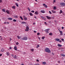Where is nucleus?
<instances>
[{
	"instance_id": "nucleus-5",
	"label": "nucleus",
	"mask_w": 65,
	"mask_h": 65,
	"mask_svg": "<svg viewBox=\"0 0 65 65\" xmlns=\"http://www.w3.org/2000/svg\"><path fill=\"white\" fill-rule=\"evenodd\" d=\"M10 53H9V52H7L6 53V55L7 56H9L10 55Z\"/></svg>"
},
{
	"instance_id": "nucleus-21",
	"label": "nucleus",
	"mask_w": 65,
	"mask_h": 65,
	"mask_svg": "<svg viewBox=\"0 0 65 65\" xmlns=\"http://www.w3.org/2000/svg\"><path fill=\"white\" fill-rule=\"evenodd\" d=\"M35 14H38V13L37 11H36L35 12Z\"/></svg>"
},
{
	"instance_id": "nucleus-3",
	"label": "nucleus",
	"mask_w": 65,
	"mask_h": 65,
	"mask_svg": "<svg viewBox=\"0 0 65 65\" xmlns=\"http://www.w3.org/2000/svg\"><path fill=\"white\" fill-rule=\"evenodd\" d=\"M50 29L48 28L47 29H46L45 30V32H46V33H48L49 32H48V31H50Z\"/></svg>"
},
{
	"instance_id": "nucleus-36",
	"label": "nucleus",
	"mask_w": 65,
	"mask_h": 65,
	"mask_svg": "<svg viewBox=\"0 0 65 65\" xmlns=\"http://www.w3.org/2000/svg\"><path fill=\"white\" fill-rule=\"evenodd\" d=\"M30 50L31 51H32V52H33V51H34V49H31Z\"/></svg>"
},
{
	"instance_id": "nucleus-16",
	"label": "nucleus",
	"mask_w": 65,
	"mask_h": 65,
	"mask_svg": "<svg viewBox=\"0 0 65 65\" xmlns=\"http://www.w3.org/2000/svg\"><path fill=\"white\" fill-rule=\"evenodd\" d=\"M40 12H42V13H44L45 12V11H44L43 10H41L40 11Z\"/></svg>"
},
{
	"instance_id": "nucleus-6",
	"label": "nucleus",
	"mask_w": 65,
	"mask_h": 65,
	"mask_svg": "<svg viewBox=\"0 0 65 65\" xmlns=\"http://www.w3.org/2000/svg\"><path fill=\"white\" fill-rule=\"evenodd\" d=\"M43 6H44V7H45L46 8H47V5H45V4H43Z\"/></svg>"
},
{
	"instance_id": "nucleus-8",
	"label": "nucleus",
	"mask_w": 65,
	"mask_h": 65,
	"mask_svg": "<svg viewBox=\"0 0 65 65\" xmlns=\"http://www.w3.org/2000/svg\"><path fill=\"white\" fill-rule=\"evenodd\" d=\"M60 33V35H63V33H62V31H60V30L59 31Z\"/></svg>"
},
{
	"instance_id": "nucleus-61",
	"label": "nucleus",
	"mask_w": 65,
	"mask_h": 65,
	"mask_svg": "<svg viewBox=\"0 0 65 65\" xmlns=\"http://www.w3.org/2000/svg\"><path fill=\"white\" fill-rule=\"evenodd\" d=\"M16 1H19V0H16Z\"/></svg>"
},
{
	"instance_id": "nucleus-31",
	"label": "nucleus",
	"mask_w": 65,
	"mask_h": 65,
	"mask_svg": "<svg viewBox=\"0 0 65 65\" xmlns=\"http://www.w3.org/2000/svg\"><path fill=\"white\" fill-rule=\"evenodd\" d=\"M24 20H27V18L26 17H25L24 18Z\"/></svg>"
},
{
	"instance_id": "nucleus-48",
	"label": "nucleus",
	"mask_w": 65,
	"mask_h": 65,
	"mask_svg": "<svg viewBox=\"0 0 65 65\" xmlns=\"http://www.w3.org/2000/svg\"><path fill=\"white\" fill-rule=\"evenodd\" d=\"M61 29H64V27H62Z\"/></svg>"
},
{
	"instance_id": "nucleus-60",
	"label": "nucleus",
	"mask_w": 65,
	"mask_h": 65,
	"mask_svg": "<svg viewBox=\"0 0 65 65\" xmlns=\"http://www.w3.org/2000/svg\"><path fill=\"white\" fill-rule=\"evenodd\" d=\"M26 54V52H24V54Z\"/></svg>"
},
{
	"instance_id": "nucleus-54",
	"label": "nucleus",
	"mask_w": 65,
	"mask_h": 65,
	"mask_svg": "<svg viewBox=\"0 0 65 65\" xmlns=\"http://www.w3.org/2000/svg\"><path fill=\"white\" fill-rule=\"evenodd\" d=\"M35 24H36L35 23H33V25H35Z\"/></svg>"
},
{
	"instance_id": "nucleus-29",
	"label": "nucleus",
	"mask_w": 65,
	"mask_h": 65,
	"mask_svg": "<svg viewBox=\"0 0 65 65\" xmlns=\"http://www.w3.org/2000/svg\"><path fill=\"white\" fill-rule=\"evenodd\" d=\"M20 17L22 20H23V18H22V17L20 16Z\"/></svg>"
},
{
	"instance_id": "nucleus-11",
	"label": "nucleus",
	"mask_w": 65,
	"mask_h": 65,
	"mask_svg": "<svg viewBox=\"0 0 65 65\" xmlns=\"http://www.w3.org/2000/svg\"><path fill=\"white\" fill-rule=\"evenodd\" d=\"M55 40L56 41H60V39H55Z\"/></svg>"
},
{
	"instance_id": "nucleus-55",
	"label": "nucleus",
	"mask_w": 65,
	"mask_h": 65,
	"mask_svg": "<svg viewBox=\"0 0 65 65\" xmlns=\"http://www.w3.org/2000/svg\"><path fill=\"white\" fill-rule=\"evenodd\" d=\"M11 56L12 57H13V55H11Z\"/></svg>"
},
{
	"instance_id": "nucleus-17",
	"label": "nucleus",
	"mask_w": 65,
	"mask_h": 65,
	"mask_svg": "<svg viewBox=\"0 0 65 65\" xmlns=\"http://www.w3.org/2000/svg\"><path fill=\"white\" fill-rule=\"evenodd\" d=\"M58 45L59 47H61L62 46V45L59 44H58Z\"/></svg>"
},
{
	"instance_id": "nucleus-30",
	"label": "nucleus",
	"mask_w": 65,
	"mask_h": 65,
	"mask_svg": "<svg viewBox=\"0 0 65 65\" xmlns=\"http://www.w3.org/2000/svg\"><path fill=\"white\" fill-rule=\"evenodd\" d=\"M29 14L30 15V16H31V15H33V14H32V13H29Z\"/></svg>"
},
{
	"instance_id": "nucleus-19",
	"label": "nucleus",
	"mask_w": 65,
	"mask_h": 65,
	"mask_svg": "<svg viewBox=\"0 0 65 65\" xmlns=\"http://www.w3.org/2000/svg\"><path fill=\"white\" fill-rule=\"evenodd\" d=\"M2 11H3L4 12H6V11H5V9H3Z\"/></svg>"
},
{
	"instance_id": "nucleus-50",
	"label": "nucleus",
	"mask_w": 65,
	"mask_h": 65,
	"mask_svg": "<svg viewBox=\"0 0 65 65\" xmlns=\"http://www.w3.org/2000/svg\"><path fill=\"white\" fill-rule=\"evenodd\" d=\"M35 65H39V64L37 63V64H36Z\"/></svg>"
},
{
	"instance_id": "nucleus-15",
	"label": "nucleus",
	"mask_w": 65,
	"mask_h": 65,
	"mask_svg": "<svg viewBox=\"0 0 65 65\" xmlns=\"http://www.w3.org/2000/svg\"><path fill=\"white\" fill-rule=\"evenodd\" d=\"M17 47L16 46H15L14 47V49L15 50V51H17Z\"/></svg>"
},
{
	"instance_id": "nucleus-44",
	"label": "nucleus",
	"mask_w": 65,
	"mask_h": 65,
	"mask_svg": "<svg viewBox=\"0 0 65 65\" xmlns=\"http://www.w3.org/2000/svg\"><path fill=\"white\" fill-rule=\"evenodd\" d=\"M44 24H45V25H47V24H46V22H44Z\"/></svg>"
},
{
	"instance_id": "nucleus-33",
	"label": "nucleus",
	"mask_w": 65,
	"mask_h": 65,
	"mask_svg": "<svg viewBox=\"0 0 65 65\" xmlns=\"http://www.w3.org/2000/svg\"><path fill=\"white\" fill-rule=\"evenodd\" d=\"M45 38V37H42L41 39H44Z\"/></svg>"
},
{
	"instance_id": "nucleus-53",
	"label": "nucleus",
	"mask_w": 65,
	"mask_h": 65,
	"mask_svg": "<svg viewBox=\"0 0 65 65\" xmlns=\"http://www.w3.org/2000/svg\"><path fill=\"white\" fill-rule=\"evenodd\" d=\"M9 49L10 50H11V47H9Z\"/></svg>"
},
{
	"instance_id": "nucleus-52",
	"label": "nucleus",
	"mask_w": 65,
	"mask_h": 65,
	"mask_svg": "<svg viewBox=\"0 0 65 65\" xmlns=\"http://www.w3.org/2000/svg\"><path fill=\"white\" fill-rule=\"evenodd\" d=\"M10 41H11V40H12V39H11V38H10Z\"/></svg>"
},
{
	"instance_id": "nucleus-4",
	"label": "nucleus",
	"mask_w": 65,
	"mask_h": 65,
	"mask_svg": "<svg viewBox=\"0 0 65 65\" xmlns=\"http://www.w3.org/2000/svg\"><path fill=\"white\" fill-rule=\"evenodd\" d=\"M26 29L25 30V31H29V27H28V26H27V27H26Z\"/></svg>"
},
{
	"instance_id": "nucleus-59",
	"label": "nucleus",
	"mask_w": 65,
	"mask_h": 65,
	"mask_svg": "<svg viewBox=\"0 0 65 65\" xmlns=\"http://www.w3.org/2000/svg\"><path fill=\"white\" fill-rule=\"evenodd\" d=\"M4 24H6V23L5 22H4Z\"/></svg>"
},
{
	"instance_id": "nucleus-46",
	"label": "nucleus",
	"mask_w": 65,
	"mask_h": 65,
	"mask_svg": "<svg viewBox=\"0 0 65 65\" xmlns=\"http://www.w3.org/2000/svg\"><path fill=\"white\" fill-rule=\"evenodd\" d=\"M2 2V0H0V2L1 3Z\"/></svg>"
},
{
	"instance_id": "nucleus-28",
	"label": "nucleus",
	"mask_w": 65,
	"mask_h": 65,
	"mask_svg": "<svg viewBox=\"0 0 65 65\" xmlns=\"http://www.w3.org/2000/svg\"><path fill=\"white\" fill-rule=\"evenodd\" d=\"M52 12H53V13H56V11H54L53 10H52Z\"/></svg>"
},
{
	"instance_id": "nucleus-63",
	"label": "nucleus",
	"mask_w": 65,
	"mask_h": 65,
	"mask_svg": "<svg viewBox=\"0 0 65 65\" xmlns=\"http://www.w3.org/2000/svg\"><path fill=\"white\" fill-rule=\"evenodd\" d=\"M35 0L37 2V0Z\"/></svg>"
},
{
	"instance_id": "nucleus-23",
	"label": "nucleus",
	"mask_w": 65,
	"mask_h": 65,
	"mask_svg": "<svg viewBox=\"0 0 65 65\" xmlns=\"http://www.w3.org/2000/svg\"><path fill=\"white\" fill-rule=\"evenodd\" d=\"M49 35H53V34H52V33H49Z\"/></svg>"
},
{
	"instance_id": "nucleus-26",
	"label": "nucleus",
	"mask_w": 65,
	"mask_h": 65,
	"mask_svg": "<svg viewBox=\"0 0 65 65\" xmlns=\"http://www.w3.org/2000/svg\"><path fill=\"white\" fill-rule=\"evenodd\" d=\"M62 12H62V10H60L59 13H62Z\"/></svg>"
},
{
	"instance_id": "nucleus-7",
	"label": "nucleus",
	"mask_w": 65,
	"mask_h": 65,
	"mask_svg": "<svg viewBox=\"0 0 65 65\" xmlns=\"http://www.w3.org/2000/svg\"><path fill=\"white\" fill-rule=\"evenodd\" d=\"M23 40H27V38L26 37H24L23 38Z\"/></svg>"
},
{
	"instance_id": "nucleus-34",
	"label": "nucleus",
	"mask_w": 65,
	"mask_h": 65,
	"mask_svg": "<svg viewBox=\"0 0 65 65\" xmlns=\"http://www.w3.org/2000/svg\"><path fill=\"white\" fill-rule=\"evenodd\" d=\"M27 9H28V10L29 11H30V8H27Z\"/></svg>"
},
{
	"instance_id": "nucleus-43",
	"label": "nucleus",
	"mask_w": 65,
	"mask_h": 65,
	"mask_svg": "<svg viewBox=\"0 0 65 65\" xmlns=\"http://www.w3.org/2000/svg\"><path fill=\"white\" fill-rule=\"evenodd\" d=\"M49 13H50V14H52V12H51V11H49Z\"/></svg>"
},
{
	"instance_id": "nucleus-24",
	"label": "nucleus",
	"mask_w": 65,
	"mask_h": 65,
	"mask_svg": "<svg viewBox=\"0 0 65 65\" xmlns=\"http://www.w3.org/2000/svg\"><path fill=\"white\" fill-rule=\"evenodd\" d=\"M44 65H45V64H46V62H43L42 63Z\"/></svg>"
},
{
	"instance_id": "nucleus-45",
	"label": "nucleus",
	"mask_w": 65,
	"mask_h": 65,
	"mask_svg": "<svg viewBox=\"0 0 65 65\" xmlns=\"http://www.w3.org/2000/svg\"><path fill=\"white\" fill-rule=\"evenodd\" d=\"M53 2L54 3H55L56 2V1L55 0H54L53 1Z\"/></svg>"
},
{
	"instance_id": "nucleus-10",
	"label": "nucleus",
	"mask_w": 65,
	"mask_h": 65,
	"mask_svg": "<svg viewBox=\"0 0 65 65\" xmlns=\"http://www.w3.org/2000/svg\"><path fill=\"white\" fill-rule=\"evenodd\" d=\"M14 58L16 59H18V57L16 56V55H15L14 57Z\"/></svg>"
},
{
	"instance_id": "nucleus-1",
	"label": "nucleus",
	"mask_w": 65,
	"mask_h": 65,
	"mask_svg": "<svg viewBox=\"0 0 65 65\" xmlns=\"http://www.w3.org/2000/svg\"><path fill=\"white\" fill-rule=\"evenodd\" d=\"M45 52H47L48 53H50L51 52V51H50L49 48H47L45 49Z\"/></svg>"
},
{
	"instance_id": "nucleus-22",
	"label": "nucleus",
	"mask_w": 65,
	"mask_h": 65,
	"mask_svg": "<svg viewBox=\"0 0 65 65\" xmlns=\"http://www.w3.org/2000/svg\"><path fill=\"white\" fill-rule=\"evenodd\" d=\"M22 24H27V23L25 22H22Z\"/></svg>"
},
{
	"instance_id": "nucleus-38",
	"label": "nucleus",
	"mask_w": 65,
	"mask_h": 65,
	"mask_svg": "<svg viewBox=\"0 0 65 65\" xmlns=\"http://www.w3.org/2000/svg\"><path fill=\"white\" fill-rule=\"evenodd\" d=\"M54 9H56V7H54Z\"/></svg>"
},
{
	"instance_id": "nucleus-32",
	"label": "nucleus",
	"mask_w": 65,
	"mask_h": 65,
	"mask_svg": "<svg viewBox=\"0 0 65 65\" xmlns=\"http://www.w3.org/2000/svg\"><path fill=\"white\" fill-rule=\"evenodd\" d=\"M40 17L42 18V19H44V17L43 16H41Z\"/></svg>"
},
{
	"instance_id": "nucleus-40",
	"label": "nucleus",
	"mask_w": 65,
	"mask_h": 65,
	"mask_svg": "<svg viewBox=\"0 0 65 65\" xmlns=\"http://www.w3.org/2000/svg\"><path fill=\"white\" fill-rule=\"evenodd\" d=\"M40 34V33L39 32L37 34V35L38 36V35H39Z\"/></svg>"
},
{
	"instance_id": "nucleus-37",
	"label": "nucleus",
	"mask_w": 65,
	"mask_h": 65,
	"mask_svg": "<svg viewBox=\"0 0 65 65\" xmlns=\"http://www.w3.org/2000/svg\"><path fill=\"white\" fill-rule=\"evenodd\" d=\"M13 22H17V20L15 19L13 20Z\"/></svg>"
},
{
	"instance_id": "nucleus-41",
	"label": "nucleus",
	"mask_w": 65,
	"mask_h": 65,
	"mask_svg": "<svg viewBox=\"0 0 65 65\" xmlns=\"http://www.w3.org/2000/svg\"><path fill=\"white\" fill-rule=\"evenodd\" d=\"M31 12H32V13L34 12V11L33 10L31 11Z\"/></svg>"
},
{
	"instance_id": "nucleus-47",
	"label": "nucleus",
	"mask_w": 65,
	"mask_h": 65,
	"mask_svg": "<svg viewBox=\"0 0 65 65\" xmlns=\"http://www.w3.org/2000/svg\"><path fill=\"white\" fill-rule=\"evenodd\" d=\"M36 61H37V62H39V60L38 59H37L36 60Z\"/></svg>"
},
{
	"instance_id": "nucleus-56",
	"label": "nucleus",
	"mask_w": 65,
	"mask_h": 65,
	"mask_svg": "<svg viewBox=\"0 0 65 65\" xmlns=\"http://www.w3.org/2000/svg\"><path fill=\"white\" fill-rule=\"evenodd\" d=\"M35 18V19H37V18H36V17H34Z\"/></svg>"
},
{
	"instance_id": "nucleus-27",
	"label": "nucleus",
	"mask_w": 65,
	"mask_h": 65,
	"mask_svg": "<svg viewBox=\"0 0 65 65\" xmlns=\"http://www.w3.org/2000/svg\"><path fill=\"white\" fill-rule=\"evenodd\" d=\"M12 8H13V9H15V7L14 6H13V7H12Z\"/></svg>"
},
{
	"instance_id": "nucleus-20",
	"label": "nucleus",
	"mask_w": 65,
	"mask_h": 65,
	"mask_svg": "<svg viewBox=\"0 0 65 65\" xmlns=\"http://www.w3.org/2000/svg\"><path fill=\"white\" fill-rule=\"evenodd\" d=\"M14 18H18V16L15 15L14 16Z\"/></svg>"
},
{
	"instance_id": "nucleus-64",
	"label": "nucleus",
	"mask_w": 65,
	"mask_h": 65,
	"mask_svg": "<svg viewBox=\"0 0 65 65\" xmlns=\"http://www.w3.org/2000/svg\"><path fill=\"white\" fill-rule=\"evenodd\" d=\"M22 65H24L23 64H22Z\"/></svg>"
},
{
	"instance_id": "nucleus-9",
	"label": "nucleus",
	"mask_w": 65,
	"mask_h": 65,
	"mask_svg": "<svg viewBox=\"0 0 65 65\" xmlns=\"http://www.w3.org/2000/svg\"><path fill=\"white\" fill-rule=\"evenodd\" d=\"M46 18H47V19H48V20L51 19V18L49 16H46Z\"/></svg>"
},
{
	"instance_id": "nucleus-25",
	"label": "nucleus",
	"mask_w": 65,
	"mask_h": 65,
	"mask_svg": "<svg viewBox=\"0 0 65 65\" xmlns=\"http://www.w3.org/2000/svg\"><path fill=\"white\" fill-rule=\"evenodd\" d=\"M15 4L17 6V7H19V5H18V4L17 3H16Z\"/></svg>"
},
{
	"instance_id": "nucleus-35",
	"label": "nucleus",
	"mask_w": 65,
	"mask_h": 65,
	"mask_svg": "<svg viewBox=\"0 0 65 65\" xmlns=\"http://www.w3.org/2000/svg\"><path fill=\"white\" fill-rule=\"evenodd\" d=\"M39 46H39V45H38L37 47H36V48H37V47H39Z\"/></svg>"
},
{
	"instance_id": "nucleus-58",
	"label": "nucleus",
	"mask_w": 65,
	"mask_h": 65,
	"mask_svg": "<svg viewBox=\"0 0 65 65\" xmlns=\"http://www.w3.org/2000/svg\"><path fill=\"white\" fill-rule=\"evenodd\" d=\"M2 54H0V56H2Z\"/></svg>"
},
{
	"instance_id": "nucleus-49",
	"label": "nucleus",
	"mask_w": 65,
	"mask_h": 65,
	"mask_svg": "<svg viewBox=\"0 0 65 65\" xmlns=\"http://www.w3.org/2000/svg\"><path fill=\"white\" fill-rule=\"evenodd\" d=\"M61 40L62 41H64V39H61Z\"/></svg>"
},
{
	"instance_id": "nucleus-42",
	"label": "nucleus",
	"mask_w": 65,
	"mask_h": 65,
	"mask_svg": "<svg viewBox=\"0 0 65 65\" xmlns=\"http://www.w3.org/2000/svg\"><path fill=\"white\" fill-rule=\"evenodd\" d=\"M1 51L2 52H4V50H1Z\"/></svg>"
},
{
	"instance_id": "nucleus-62",
	"label": "nucleus",
	"mask_w": 65,
	"mask_h": 65,
	"mask_svg": "<svg viewBox=\"0 0 65 65\" xmlns=\"http://www.w3.org/2000/svg\"><path fill=\"white\" fill-rule=\"evenodd\" d=\"M62 42V41H59V42Z\"/></svg>"
},
{
	"instance_id": "nucleus-2",
	"label": "nucleus",
	"mask_w": 65,
	"mask_h": 65,
	"mask_svg": "<svg viewBox=\"0 0 65 65\" xmlns=\"http://www.w3.org/2000/svg\"><path fill=\"white\" fill-rule=\"evenodd\" d=\"M60 4L61 6H65V3H61Z\"/></svg>"
},
{
	"instance_id": "nucleus-13",
	"label": "nucleus",
	"mask_w": 65,
	"mask_h": 65,
	"mask_svg": "<svg viewBox=\"0 0 65 65\" xmlns=\"http://www.w3.org/2000/svg\"><path fill=\"white\" fill-rule=\"evenodd\" d=\"M60 55L62 57H65V55L64 54H61Z\"/></svg>"
},
{
	"instance_id": "nucleus-14",
	"label": "nucleus",
	"mask_w": 65,
	"mask_h": 65,
	"mask_svg": "<svg viewBox=\"0 0 65 65\" xmlns=\"http://www.w3.org/2000/svg\"><path fill=\"white\" fill-rule=\"evenodd\" d=\"M6 12L7 13H8V14H9V11L8 10H7L6 11Z\"/></svg>"
},
{
	"instance_id": "nucleus-18",
	"label": "nucleus",
	"mask_w": 65,
	"mask_h": 65,
	"mask_svg": "<svg viewBox=\"0 0 65 65\" xmlns=\"http://www.w3.org/2000/svg\"><path fill=\"white\" fill-rule=\"evenodd\" d=\"M17 37L18 39H20L21 38V37L19 36H17Z\"/></svg>"
},
{
	"instance_id": "nucleus-39",
	"label": "nucleus",
	"mask_w": 65,
	"mask_h": 65,
	"mask_svg": "<svg viewBox=\"0 0 65 65\" xmlns=\"http://www.w3.org/2000/svg\"><path fill=\"white\" fill-rule=\"evenodd\" d=\"M19 44V42H17L16 43V45H18V44Z\"/></svg>"
},
{
	"instance_id": "nucleus-57",
	"label": "nucleus",
	"mask_w": 65,
	"mask_h": 65,
	"mask_svg": "<svg viewBox=\"0 0 65 65\" xmlns=\"http://www.w3.org/2000/svg\"><path fill=\"white\" fill-rule=\"evenodd\" d=\"M2 40V38H1V40Z\"/></svg>"
},
{
	"instance_id": "nucleus-51",
	"label": "nucleus",
	"mask_w": 65,
	"mask_h": 65,
	"mask_svg": "<svg viewBox=\"0 0 65 65\" xmlns=\"http://www.w3.org/2000/svg\"><path fill=\"white\" fill-rule=\"evenodd\" d=\"M34 33H36V31H35V30H34Z\"/></svg>"
},
{
	"instance_id": "nucleus-12",
	"label": "nucleus",
	"mask_w": 65,
	"mask_h": 65,
	"mask_svg": "<svg viewBox=\"0 0 65 65\" xmlns=\"http://www.w3.org/2000/svg\"><path fill=\"white\" fill-rule=\"evenodd\" d=\"M8 19L9 20H12V19L11 18H8Z\"/></svg>"
}]
</instances>
